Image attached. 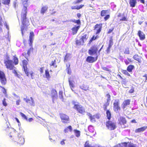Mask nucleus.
<instances>
[{
    "instance_id": "1",
    "label": "nucleus",
    "mask_w": 147,
    "mask_h": 147,
    "mask_svg": "<svg viewBox=\"0 0 147 147\" xmlns=\"http://www.w3.org/2000/svg\"><path fill=\"white\" fill-rule=\"evenodd\" d=\"M9 139L12 142L15 143L20 146L23 145L25 142V139L20 134L15 131L11 133Z\"/></svg>"
},
{
    "instance_id": "2",
    "label": "nucleus",
    "mask_w": 147,
    "mask_h": 147,
    "mask_svg": "<svg viewBox=\"0 0 147 147\" xmlns=\"http://www.w3.org/2000/svg\"><path fill=\"white\" fill-rule=\"evenodd\" d=\"M72 104L74 105L73 108L76 110L78 113L82 115H84L86 113L85 109L79 102L73 101L72 102Z\"/></svg>"
},
{
    "instance_id": "3",
    "label": "nucleus",
    "mask_w": 147,
    "mask_h": 147,
    "mask_svg": "<svg viewBox=\"0 0 147 147\" xmlns=\"http://www.w3.org/2000/svg\"><path fill=\"white\" fill-rule=\"evenodd\" d=\"M29 0H21L22 4L23 7L22 9L21 13L22 18L26 19V16L28 13V1Z\"/></svg>"
},
{
    "instance_id": "4",
    "label": "nucleus",
    "mask_w": 147,
    "mask_h": 147,
    "mask_svg": "<svg viewBox=\"0 0 147 147\" xmlns=\"http://www.w3.org/2000/svg\"><path fill=\"white\" fill-rule=\"evenodd\" d=\"M20 19L22 22V25L21 27V33L22 36H23L24 35L23 32L27 30V26H26V24L29 23V21L28 18L27 17V15L26 16V19H24L22 18L21 17V13L20 14Z\"/></svg>"
},
{
    "instance_id": "5",
    "label": "nucleus",
    "mask_w": 147,
    "mask_h": 147,
    "mask_svg": "<svg viewBox=\"0 0 147 147\" xmlns=\"http://www.w3.org/2000/svg\"><path fill=\"white\" fill-rule=\"evenodd\" d=\"M105 125L107 129L110 131L113 130L117 127L116 123L110 120L106 122Z\"/></svg>"
},
{
    "instance_id": "6",
    "label": "nucleus",
    "mask_w": 147,
    "mask_h": 147,
    "mask_svg": "<svg viewBox=\"0 0 147 147\" xmlns=\"http://www.w3.org/2000/svg\"><path fill=\"white\" fill-rule=\"evenodd\" d=\"M5 66L7 69L9 70H12L15 68L12 60L11 59H7L5 60L4 62Z\"/></svg>"
},
{
    "instance_id": "7",
    "label": "nucleus",
    "mask_w": 147,
    "mask_h": 147,
    "mask_svg": "<svg viewBox=\"0 0 147 147\" xmlns=\"http://www.w3.org/2000/svg\"><path fill=\"white\" fill-rule=\"evenodd\" d=\"M98 51V48L97 46L95 45L92 46L88 50L89 54L91 55H95L96 56L98 55L97 53Z\"/></svg>"
},
{
    "instance_id": "8",
    "label": "nucleus",
    "mask_w": 147,
    "mask_h": 147,
    "mask_svg": "<svg viewBox=\"0 0 147 147\" xmlns=\"http://www.w3.org/2000/svg\"><path fill=\"white\" fill-rule=\"evenodd\" d=\"M59 115L63 123L65 124L69 123V118L67 115L63 113H60L59 114Z\"/></svg>"
},
{
    "instance_id": "9",
    "label": "nucleus",
    "mask_w": 147,
    "mask_h": 147,
    "mask_svg": "<svg viewBox=\"0 0 147 147\" xmlns=\"http://www.w3.org/2000/svg\"><path fill=\"white\" fill-rule=\"evenodd\" d=\"M102 23L97 24L94 27V30L96 31V35L99 34L102 30Z\"/></svg>"
},
{
    "instance_id": "10",
    "label": "nucleus",
    "mask_w": 147,
    "mask_h": 147,
    "mask_svg": "<svg viewBox=\"0 0 147 147\" xmlns=\"http://www.w3.org/2000/svg\"><path fill=\"white\" fill-rule=\"evenodd\" d=\"M0 81L3 85H5L7 83V79L3 72L0 70Z\"/></svg>"
},
{
    "instance_id": "11",
    "label": "nucleus",
    "mask_w": 147,
    "mask_h": 147,
    "mask_svg": "<svg viewBox=\"0 0 147 147\" xmlns=\"http://www.w3.org/2000/svg\"><path fill=\"white\" fill-rule=\"evenodd\" d=\"M113 109L114 111L117 112L121 110V108L119 106V100H115L113 103Z\"/></svg>"
},
{
    "instance_id": "12",
    "label": "nucleus",
    "mask_w": 147,
    "mask_h": 147,
    "mask_svg": "<svg viewBox=\"0 0 147 147\" xmlns=\"http://www.w3.org/2000/svg\"><path fill=\"white\" fill-rule=\"evenodd\" d=\"M108 11L107 10H102L100 12V15L102 17H104V19L105 21H106L109 19L110 17L109 14H107Z\"/></svg>"
},
{
    "instance_id": "13",
    "label": "nucleus",
    "mask_w": 147,
    "mask_h": 147,
    "mask_svg": "<svg viewBox=\"0 0 147 147\" xmlns=\"http://www.w3.org/2000/svg\"><path fill=\"white\" fill-rule=\"evenodd\" d=\"M87 115L89 117L90 121L92 122H95L96 119H98L99 118V115L98 114L92 115L90 113H88L87 114Z\"/></svg>"
},
{
    "instance_id": "14",
    "label": "nucleus",
    "mask_w": 147,
    "mask_h": 147,
    "mask_svg": "<svg viewBox=\"0 0 147 147\" xmlns=\"http://www.w3.org/2000/svg\"><path fill=\"white\" fill-rule=\"evenodd\" d=\"M127 122L126 118L124 117L121 116L118 119V123L122 126L124 125Z\"/></svg>"
},
{
    "instance_id": "15",
    "label": "nucleus",
    "mask_w": 147,
    "mask_h": 147,
    "mask_svg": "<svg viewBox=\"0 0 147 147\" xmlns=\"http://www.w3.org/2000/svg\"><path fill=\"white\" fill-rule=\"evenodd\" d=\"M106 96L107 97L106 101L103 105V109L104 110H106L107 109V107L109 105L110 102L111 100V95L108 93L106 95Z\"/></svg>"
},
{
    "instance_id": "16",
    "label": "nucleus",
    "mask_w": 147,
    "mask_h": 147,
    "mask_svg": "<svg viewBox=\"0 0 147 147\" xmlns=\"http://www.w3.org/2000/svg\"><path fill=\"white\" fill-rule=\"evenodd\" d=\"M98 55H96V56L95 57L92 56H88L87 57L86 59V61L89 63H92L96 61L98 59Z\"/></svg>"
},
{
    "instance_id": "17",
    "label": "nucleus",
    "mask_w": 147,
    "mask_h": 147,
    "mask_svg": "<svg viewBox=\"0 0 147 147\" xmlns=\"http://www.w3.org/2000/svg\"><path fill=\"white\" fill-rule=\"evenodd\" d=\"M23 71L25 72L26 76H28V73L29 72L30 75L32 79H33L34 78V73L33 71H30L29 69L27 67L23 69Z\"/></svg>"
},
{
    "instance_id": "18",
    "label": "nucleus",
    "mask_w": 147,
    "mask_h": 147,
    "mask_svg": "<svg viewBox=\"0 0 147 147\" xmlns=\"http://www.w3.org/2000/svg\"><path fill=\"white\" fill-rule=\"evenodd\" d=\"M113 45V36H111L110 37V39L109 41L108 46L107 48L106 51L107 53H109L110 51V49L112 46Z\"/></svg>"
},
{
    "instance_id": "19",
    "label": "nucleus",
    "mask_w": 147,
    "mask_h": 147,
    "mask_svg": "<svg viewBox=\"0 0 147 147\" xmlns=\"http://www.w3.org/2000/svg\"><path fill=\"white\" fill-rule=\"evenodd\" d=\"M130 144H132V143L129 142H124L118 144L114 146V147H129Z\"/></svg>"
},
{
    "instance_id": "20",
    "label": "nucleus",
    "mask_w": 147,
    "mask_h": 147,
    "mask_svg": "<svg viewBox=\"0 0 147 147\" xmlns=\"http://www.w3.org/2000/svg\"><path fill=\"white\" fill-rule=\"evenodd\" d=\"M130 100L128 99L124 100L122 104V107L123 109H124L128 105L130 104Z\"/></svg>"
},
{
    "instance_id": "21",
    "label": "nucleus",
    "mask_w": 147,
    "mask_h": 147,
    "mask_svg": "<svg viewBox=\"0 0 147 147\" xmlns=\"http://www.w3.org/2000/svg\"><path fill=\"white\" fill-rule=\"evenodd\" d=\"M80 28V25H78L77 26H75L72 27L71 29L72 34L74 35L76 34Z\"/></svg>"
},
{
    "instance_id": "22",
    "label": "nucleus",
    "mask_w": 147,
    "mask_h": 147,
    "mask_svg": "<svg viewBox=\"0 0 147 147\" xmlns=\"http://www.w3.org/2000/svg\"><path fill=\"white\" fill-rule=\"evenodd\" d=\"M138 35L139 36L140 39L141 40H143L145 38V34L140 30L138 31Z\"/></svg>"
},
{
    "instance_id": "23",
    "label": "nucleus",
    "mask_w": 147,
    "mask_h": 147,
    "mask_svg": "<svg viewBox=\"0 0 147 147\" xmlns=\"http://www.w3.org/2000/svg\"><path fill=\"white\" fill-rule=\"evenodd\" d=\"M147 129V126H143L136 129L135 132L136 133H140L145 131Z\"/></svg>"
},
{
    "instance_id": "24",
    "label": "nucleus",
    "mask_w": 147,
    "mask_h": 147,
    "mask_svg": "<svg viewBox=\"0 0 147 147\" xmlns=\"http://www.w3.org/2000/svg\"><path fill=\"white\" fill-rule=\"evenodd\" d=\"M48 8V6L47 5L42 6L41 9L40 11V13L43 15L47 11Z\"/></svg>"
},
{
    "instance_id": "25",
    "label": "nucleus",
    "mask_w": 147,
    "mask_h": 147,
    "mask_svg": "<svg viewBox=\"0 0 147 147\" xmlns=\"http://www.w3.org/2000/svg\"><path fill=\"white\" fill-rule=\"evenodd\" d=\"M134 59L138 62L139 63H141L142 61V58L141 56H138L136 54L134 55L133 57Z\"/></svg>"
},
{
    "instance_id": "26",
    "label": "nucleus",
    "mask_w": 147,
    "mask_h": 147,
    "mask_svg": "<svg viewBox=\"0 0 147 147\" xmlns=\"http://www.w3.org/2000/svg\"><path fill=\"white\" fill-rule=\"evenodd\" d=\"M51 96L53 99H54L55 98H56L57 96V93L56 90L53 89L51 90Z\"/></svg>"
},
{
    "instance_id": "27",
    "label": "nucleus",
    "mask_w": 147,
    "mask_h": 147,
    "mask_svg": "<svg viewBox=\"0 0 147 147\" xmlns=\"http://www.w3.org/2000/svg\"><path fill=\"white\" fill-rule=\"evenodd\" d=\"M95 36L94 35L92 36V37L89 40L88 42L89 44H90L94 40H95L99 38V36H98V34L96 35Z\"/></svg>"
},
{
    "instance_id": "28",
    "label": "nucleus",
    "mask_w": 147,
    "mask_h": 147,
    "mask_svg": "<svg viewBox=\"0 0 147 147\" xmlns=\"http://www.w3.org/2000/svg\"><path fill=\"white\" fill-rule=\"evenodd\" d=\"M129 3L130 6L132 7H134L137 3L136 0H129Z\"/></svg>"
},
{
    "instance_id": "29",
    "label": "nucleus",
    "mask_w": 147,
    "mask_h": 147,
    "mask_svg": "<svg viewBox=\"0 0 147 147\" xmlns=\"http://www.w3.org/2000/svg\"><path fill=\"white\" fill-rule=\"evenodd\" d=\"M80 88L85 91H87L89 90V87L88 85L86 84H83L80 86Z\"/></svg>"
},
{
    "instance_id": "30",
    "label": "nucleus",
    "mask_w": 147,
    "mask_h": 147,
    "mask_svg": "<svg viewBox=\"0 0 147 147\" xmlns=\"http://www.w3.org/2000/svg\"><path fill=\"white\" fill-rule=\"evenodd\" d=\"M27 60H26L25 59L23 60L22 61V62L23 64L22 69L25 68H27V65L28 64L27 61H28V59L26 58Z\"/></svg>"
},
{
    "instance_id": "31",
    "label": "nucleus",
    "mask_w": 147,
    "mask_h": 147,
    "mask_svg": "<svg viewBox=\"0 0 147 147\" xmlns=\"http://www.w3.org/2000/svg\"><path fill=\"white\" fill-rule=\"evenodd\" d=\"M84 43L83 41H82V40L80 38L79 40L76 39V44L77 45L80 46L83 45Z\"/></svg>"
},
{
    "instance_id": "32",
    "label": "nucleus",
    "mask_w": 147,
    "mask_h": 147,
    "mask_svg": "<svg viewBox=\"0 0 147 147\" xmlns=\"http://www.w3.org/2000/svg\"><path fill=\"white\" fill-rule=\"evenodd\" d=\"M13 64H14L15 65H18L19 63V61L18 58L16 56V55H15L13 56Z\"/></svg>"
},
{
    "instance_id": "33",
    "label": "nucleus",
    "mask_w": 147,
    "mask_h": 147,
    "mask_svg": "<svg viewBox=\"0 0 147 147\" xmlns=\"http://www.w3.org/2000/svg\"><path fill=\"white\" fill-rule=\"evenodd\" d=\"M106 114L107 115V119L109 120H110L111 118V114L110 111L109 110H106Z\"/></svg>"
},
{
    "instance_id": "34",
    "label": "nucleus",
    "mask_w": 147,
    "mask_h": 147,
    "mask_svg": "<svg viewBox=\"0 0 147 147\" xmlns=\"http://www.w3.org/2000/svg\"><path fill=\"white\" fill-rule=\"evenodd\" d=\"M134 66L132 65H129L127 67V70L129 72H132V70L134 68Z\"/></svg>"
},
{
    "instance_id": "35",
    "label": "nucleus",
    "mask_w": 147,
    "mask_h": 147,
    "mask_svg": "<svg viewBox=\"0 0 147 147\" xmlns=\"http://www.w3.org/2000/svg\"><path fill=\"white\" fill-rule=\"evenodd\" d=\"M88 38V36L87 34H85L83 36H82L80 38L82 40V41L84 43L85 41H86Z\"/></svg>"
},
{
    "instance_id": "36",
    "label": "nucleus",
    "mask_w": 147,
    "mask_h": 147,
    "mask_svg": "<svg viewBox=\"0 0 147 147\" xmlns=\"http://www.w3.org/2000/svg\"><path fill=\"white\" fill-rule=\"evenodd\" d=\"M69 129L70 131H72V127L71 125H69L65 128L64 129V132L65 133H67L69 131Z\"/></svg>"
},
{
    "instance_id": "37",
    "label": "nucleus",
    "mask_w": 147,
    "mask_h": 147,
    "mask_svg": "<svg viewBox=\"0 0 147 147\" xmlns=\"http://www.w3.org/2000/svg\"><path fill=\"white\" fill-rule=\"evenodd\" d=\"M70 54L67 53L65 56L64 61V62H67L70 58Z\"/></svg>"
},
{
    "instance_id": "38",
    "label": "nucleus",
    "mask_w": 147,
    "mask_h": 147,
    "mask_svg": "<svg viewBox=\"0 0 147 147\" xmlns=\"http://www.w3.org/2000/svg\"><path fill=\"white\" fill-rule=\"evenodd\" d=\"M45 75L46 76V78L48 79L49 80V79L51 78V76L49 73V71L48 70L46 69L45 71Z\"/></svg>"
},
{
    "instance_id": "39",
    "label": "nucleus",
    "mask_w": 147,
    "mask_h": 147,
    "mask_svg": "<svg viewBox=\"0 0 147 147\" xmlns=\"http://www.w3.org/2000/svg\"><path fill=\"white\" fill-rule=\"evenodd\" d=\"M10 0H1L2 3L5 5H8L10 4Z\"/></svg>"
},
{
    "instance_id": "40",
    "label": "nucleus",
    "mask_w": 147,
    "mask_h": 147,
    "mask_svg": "<svg viewBox=\"0 0 147 147\" xmlns=\"http://www.w3.org/2000/svg\"><path fill=\"white\" fill-rule=\"evenodd\" d=\"M74 131L76 136L77 137H79L80 135V131L77 129H74Z\"/></svg>"
},
{
    "instance_id": "41",
    "label": "nucleus",
    "mask_w": 147,
    "mask_h": 147,
    "mask_svg": "<svg viewBox=\"0 0 147 147\" xmlns=\"http://www.w3.org/2000/svg\"><path fill=\"white\" fill-rule=\"evenodd\" d=\"M50 66H53L55 68H56L57 67V65L56 64V60L55 59L54 61H52L51 63L49 64Z\"/></svg>"
},
{
    "instance_id": "42",
    "label": "nucleus",
    "mask_w": 147,
    "mask_h": 147,
    "mask_svg": "<svg viewBox=\"0 0 147 147\" xmlns=\"http://www.w3.org/2000/svg\"><path fill=\"white\" fill-rule=\"evenodd\" d=\"M70 65L69 64L68 66L67 65H66V67H67V73L69 75L71 74V70L70 68Z\"/></svg>"
},
{
    "instance_id": "43",
    "label": "nucleus",
    "mask_w": 147,
    "mask_h": 147,
    "mask_svg": "<svg viewBox=\"0 0 147 147\" xmlns=\"http://www.w3.org/2000/svg\"><path fill=\"white\" fill-rule=\"evenodd\" d=\"M71 22L75 23L79 25H80L81 24L80 20L79 19L76 20H73L71 21Z\"/></svg>"
},
{
    "instance_id": "44",
    "label": "nucleus",
    "mask_w": 147,
    "mask_h": 147,
    "mask_svg": "<svg viewBox=\"0 0 147 147\" xmlns=\"http://www.w3.org/2000/svg\"><path fill=\"white\" fill-rule=\"evenodd\" d=\"M69 86H70L71 88H74V85L73 83L74 81L70 80H69Z\"/></svg>"
},
{
    "instance_id": "45",
    "label": "nucleus",
    "mask_w": 147,
    "mask_h": 147,
    "mask_svg": "<svg viewBox=\"0 0 147 147\" xmlns=\"http://www.w3.org/2000/svg\"><path fill=\"white\" fill-rule=\"evenodd\" d=\"M33 51V48L32 47H30L28 51L27 54L28 56L30 55L31 53Z\"/></svg>"
},
{
    "instance_id": "46",
    "label": "nucleus",
    "mask_w": 147,
    "mask_h": 147,
    "mask_svg": "<svg viewBox=\"0 0 147 147\" xmlns=\"http://www.w3.org/2000/svg\"><path fill=\"white\" fill-rule=\"evenodd\" d=\"M127 71H128L127 70V69L126 70H122V72L124 74L129 76H130V74Z\"/></svg>"
},
{
    "instance_id": "47",
    "label": "nucleus",
    "mask_w": 147,
    "mask_h": 147,
    "mask_svg": "<svg viewBox=\"0 0 147 147\" xmlns=\"http://www.w3.org/2000/svg\"><path fill=\"white\" fill-rule=\"evenodd\" d=\"M124 62L126 65H127L129 64L130 62H132V61L131 59L128 58L127 59H126L124 61Z\"/></svg>"
},
{
    "instance_id": "48",
    "label": "nucleus",
    "mask_w": 147,
    "mask_h": 147,
    "mask_svg": "<svg viewBox=\"0 0 147 147\" xmlns=\"http://www.w3.org/2000/svg\"><path fill=\"white\" fill-rule=\"evenodd\" d=\"M13 73L15 74L16 76L18 78H20V75L18 74L16 70H13Z\"/></svg>"
},
{
    "instance_id": "49",
    "label": "nucleus",
    "mask_w": 147,
    "mask_h": 147,
    "mask_svg": "<svg viewBox=\"0 0 147 147\" xmlns=\"http://www.w3.org/2000/svg\"><path fill=\"white\" fill-rule=\"evenodd\" d=\"M63 92L62 90L60 91L59 92V98L61 99L63 98Z\"/></svg>"
},
{
    "instance_id": "50",
    "label": "nucleus",
    "mask_w": 147,
    "mask_h": 147,
    "mask_svg": "<svg viewBox=\"0 0 147 147\" xmlns=\"http://www.w3.org/2000/svg\"><path fill=\"white\" fill-rule=\"evenodd\" d=\"M34 35V32H30L29 36V38H33Z\"/></svg>"
},
{
    "instance_id": "51",
    "label": "nucleus",
    "mask_w": 147,
    "mask_h": 147,
    "mask_svg": "<svg viewBox=\"0 0 147 147\" xmlns=\"http://www.w3.org/2000/svg\"><path fill=\"white\" fill-rule=\"evenodd\" d=\"M2 104L5 107H6L7 106V104L6 101V99L4 98L2 100Z\"/></svg>"
},
{
    "instance_id": "52",
    "label": "nucleus",
    "mask_w": 147,
    "mask_h": 147,
    "mask_svg": "<svg viewBox=\"0 0 147 147\" xmlns=\"http://www.w3.org/2000/svg\"><path fill=\"white\" fill-rule=\"evenodd\" d=\"M140 2L143 4H146L147 6V0H139Z\"/></svg>"
},
{
    "instance_id": "53",
    "label": "nucleus",
    "mask_w": 147,
    "mask_h": 147,
    "mask_svg": "<svg viewBox=\"0 0 147 147\" xmlns=\"http://www.w3.org/2000/svg\"><path fill=\"white\" fill-rule=\"evenodd\" d=\"M20 114L22 117L24 118L26 120H28V119H27V117L22 112H20Z\"/></svg>"
},
{
    "instance_id": "54",
    "label": "nucleus",
    "mask_w": 147,
    "mask_h": 147,
    "mask_svg": "<svg viewBox=\"0 0 147 147\" xmlns=\"http://www.w3.org/2000/svg\"><path fill=\"white\" fill-rule=\"evenodd\" d=\"M88 130L90 132H93L94 131V130L93 127L92 126H89L88 127Z\"/></svg>"
},
{
    "instance_id": "55",
    "label": "nucleus",
    "mask_w": 147,
    "mask_h": 147,
    "mask_svg": "<svg viewBox=\"0 0 147 147\" xmlns=\"http://www.w3.org/2000/svg\"><path fill=\"white\" fill-rule=\"evenodd\" d=\"M0 87L2 89V92L4 94H6L7 93L6 90L5 88L2 86H0Z\"/></svg>"
},
{
    "instance_id": "56",
    "label": "nucleus",
    "mask_w": 147,
    "mask_h": 147,
    "mask_svg": "<svg viewBox=\"0 0 147 147\" xmlns=\"http://www.w3.org/2000/svg\"><path fill=\"white\" fill-rule=\"evenodd\" d=\"M120 21H127V17L125 16L123 17L122 18L120 19Z\"/></svg>"
},
{
    "instance_id": "57",
    "label": "nucleus",
    "mask_w": 147,
    "mask_h": 147,
    "mask_svg": "<svg viewBox=\"0 0 147 147\" xmlns=\"http://www.w3.org/2000/svg\"><path fill=\"white\" fill-rule=\"evenodd\" d=\"M124 53L125 54H129V49L128 48L125 49L124 52Z\"/></svg>"
},
{
    "instance_id": "58",
    "label": "nucleus",
    "mask_w": 147,
    "mask_h": 147,
    "mask_svg": "<svg viewBox=\"0 0 147 147\" xmlns=\"http://www.w3.org/2000/svg\"><path fill=\"white\" fill-rule=\"evenodd\" d=\"M134 88L133 87H132L130 89L129 92L130 93H132L134 92Z\"/></svg>"
},
{
    "instance_id": "59",
    "label": "nucleus",
    "mask_w": 147,
    "mask_h": 147,
    "mask_svg": "<svg viewBox=\"0 0 147 147\" xmlns=\"http://www.w3.org/2000/svg\"><path fill=\"white\" fill-rule=\"evenodd\" d=\"M29 44L30 46H31L33 42V39L29 38Z\"/></svg>"
},
{
    "instance_id": "60",
    "label": "nucleus",
    "mask_w": 147,
    "mask_h": 147,
    "mask_svg": "<svg viewBox=\"0 0 147 147\" xmlns=\"http://www.w3.org/2000/svg\"><path fill=\"white\" fill-rule=\"evenodd\" d=\"M84 6V5L81 4L79 6H77L78 10H79L81 8H82Z\"/></svg>"
},
{
    "instance_id": "61",
    "label": "nucleus",
    "mask_w": 147,
    "mask_h": 147,
    "mask_svg": "<svg viewBox=\"0 0 147 147\" xmlns=\"http://www.w3.org/2000/svg\"><path fill=\"white\" fill-rule=\"evenodd\" d=\"M102 69L106 71H109V70L108 68L107 67H102Z\"/></svg>"
},
{
    "instance_id": "62",
    "label": "nucleus",
    "mask_w": 147,
    "mask_h": 147,
    "mask_svg": "<svg viewBox=\"0 0 147 147\" xmlns=\"http://www.w3.org/2000/svg\"><path fill=\"white\" fill-rule=\"evenodd\" d=\"M114 29V28H113L111 29H109L108 31L107 32V33L110 34L113 31Z\"/></svg>"
},
{
    "instance_id": "63",
    "label": "nucleus",
    "mask_w": 147,
    "mask_h": 147,
    "mask_svg": "<svg viewBox=\"0 0 147 147\" xmlns=\"http://www.w3.org/2000/svg\"><path fill=\"white\" fill-rule=\"evenodd\" d=\"M143 77L144 78V80H145V82L147 80V74H145L144 76H143Z\"/></svg>"
},
{
    "instance_id": "64",
    "label": "nucleus",
    "mask_w": 147,
    "mask_h": 147,
    "mask_svg": "<svg viewBox=\"0 0 147 147\" xmlns=\"http://www.w3.org/2000/svg\"><path fill=\"white\" fill-rule=\"evenodd\" d=\"M129 147H136V145L132 144H130L129 145Z\"/></svg>"
}]
</instances>
